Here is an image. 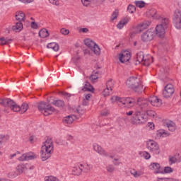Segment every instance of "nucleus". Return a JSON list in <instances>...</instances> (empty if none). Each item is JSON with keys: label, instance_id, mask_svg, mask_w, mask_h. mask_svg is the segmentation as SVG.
Masks as SVG:
<instances>
[{"label": "nucleus", "instance_id": "obj_36", "mask_svg": "<svg viewBox=\"0 0 181 181\" xmlns=\"http://www.w3.org/2000/svg\"><path fill=\"white\" fill-rule=\"evenodd\" d=\"M76 112H77V114H79L80 115H83V114L86 112V108L79 106L78 108L76 109Z\"/></svg>", "mask_w": 181, "mask_h": 181}, {"label": "nucleus", "instance_id": "obj_12", "mask_svg": "<svg viewBox=\"0 0 181 181\" xmlns=\"http://www.w3.org/2000/svg\"><path fill=\"white\" fill-rule=\"evenodd\" d=\"M174 93L175 88H173V85L170 83L167 84L163 90V97H164V98H170V97L173 95Z\"/></svg>", "mask_w": 181, "mask_h": 181}, {"label": "nucleus", "instance_id": "obj_33", "mask_svg": "<svg viewBox=\"0 0 181 181\" xmlns=\"http://www.w3.org/2000/svg\"><path fill=\"white\" fill-rule=\"evenodd\" d=\"M16 170H17V173H18V175H22V173H23V171L25 170V164H19L16 167Z\"/></svg>", "mask_w": 181, "mask_h": 181}, {"label": "nucleus", "instance_id": "obj_50", "mask_svg": "<svg viewBox=\"0 0 181 181\" xmlns=\"http://www.w3.org/2000/svg\"><path fill=\"white\" fill-rule=\"evenodd\" d=\"M112 86H114V83H112V79L109 80L106 83V88H110V90L112 89L111 87H112Z\"/></svg>", "mask_w": 181, "mask_h": 181}, {"label": "nucleus", "instance_id": "obj_44", "mask_svg": "<svg viewBox=\"0 0 181 181\" xmlns=\"http://www.w3.org/2000/svg\"><path fill=\"white\" fill-rule=\"evenodd\" d=\"M19 175L18 173L16 172H11L8 173V176L10 179H15Z\"/></svg>", "mask_w": 181, "mask_h": 181}, {"label": "nucleus", "instance_id": "obj_41", "mask_svg": "<svg viewBox=\"0 0 181 181\" xmlns=\"http://www.w3.org/2000/svg\"><path fill=\"white\" fill-rule=\"evenodd\" d=\"M112 89L110 88H106L104 90H103V95L104 97H108V95H110V94H111V90Z\"/></svg>", "mask_w": 181, "mask_h": 181}, {"label": "nucleus", "instance_id": "obj_17", "mask_svg": "<svg viewBox=\"0 0 181 181\" xmlns=\"http://www.w3.org/2000/svg\"><path fill=\"white\" fill-rule=\"evenodd\" d=\"M181 156L180 154L176 153L173 156H169V165H173L174 163H180Z\"/></svg>", "mask_w": 181, "mask_h": 181}, {"label": "nucleus", "instance_id": "obj_27", "mask_svg": "<svg viewBox=\"0 0 181 181\" xmlns=\"http://www.w3.org/2000/svg\"><path fill=\"white\" fill-rule=\"evenodd\" d=\"M76 119V116L69 115L64 118L63 121L66 124H73V122Z\"/></svg>", "mask_w": 181, "mask_h": 181}, {"label": "nucleus", "instance_id": "obj_31", "mask_svg": "<svg viewBox=\"0 0 181 181\" xmlns=\"http://www.w3.org/2000/svg\"><path fill=\"white\" fill-rule=\"evenodd\" d=\"M72 173L75 176H80V175H81V168L80 165H78V167H74L72 169Z\"/></svg>", "mask_w": 181, "mask_h": 181}, {"label": "nucleus", "instance_id": "obj_55", "mask_svg": "<svg viewBox=\"0 0 181 181\" xmlns=\"http://www.w3.org/2000/svg\"><path fill=\"white\" fill-rule=\"evenodd\" d=\"M81 2L84 6H88L90 5V0H81Z\"/></svg>", "mask_w": 181, "mask_h": 181}, {"label": "nucleus", "instance_id": "obj_4", "mask_svg": "<svg viewBox=\"0 0 181 181\" xmlns=\"http://www.w3.org/2000/svg\"><path fill=\"white\" fill-rule=\"evenodd\" d=\"M139 110H136L132 118L130 119V122L133 125H142V124H145L148 120L146 117H145V115L142 113L141 108L139 106Z\"/></svg>", "mask_w": 181, "mask_h": 181}, {"label": "nucleus", "instance_id": "obj_28", "mask_svg": "<svg viewBox=\"0 0 181 181\" xmlns=\"http://www.w3.org/2000/svg\"><path fill=\"white\" fill-rule=\"evenodd\" d=\"M38 35L40 37L45 39V37H47L49 36V31H47L46 28H43L41 30H40Z\"/></svg>", "mask_w": 181, "mask_h": 181}, {"label": "nucleus", "instance_id": "obj_8", "mask_svg": "<svg viewBox=\"0 0 181 181\" xmlns=\"http://www.w3.org/2000/svg\"><path fill=\"white\" fill-rule=\"evenodd\" d=\"M83 42L84 45H86L88 49H90V50L93 52L95 54H97V56L100 55V53H101L100 47H98V45L94 42V41L91 40V39H86L84 40Z\"/></svg>", "mask_w": 181, "mask_h": 181}, {"label": "nucleus", "instance_id": "obj_11", "mask_svg": "<svg viewBox=\"0 0 181 181\" xmlns=\"http://www.w3.org/2000/svg\"><path fill=\"white\" fill-rule=\"evenodd\" d=\"M141 37L142 42H151L155 37V32L152 29H148L141 35Z\"/></svg>", "mask_w": 181, "mask_h": 181}, {"label": "nucleus", "instance_id": "obj_34", "mask_svg": "<svg viewBox=\"0 0 181 181\" xmlns=\"http://www.w3.org/2000/svg\"><path fill=\"white\" fill-rule=\"evenodd\" d=\"M130 173L131 175H133L134 177H139L140 176H142V172H137L134 169L130 170Z\"/></svg>", "mask_w": 181, "mask_h": 181}, {"label": "nucleus", "instance_id": "obj_15", "mask_svg": "<svg viewBox=\"0 0 181 181\" xmlns=\"http://www.w3.org/2000/svg\"><path fill=\"white\" fill-rule=\"evenodd\" d=\"M149 169H151V170H155V175L158 173H161L162 175H163V168L160 167V164L158 163H152L149 165Z\"/></svg>", "mask_w": 181, "mask_h": 181}, {"label": "nucleus", "instance_id": "obj_37", "mask_svg": "<svg viewBox=\"0 0 181 181\" xmlns=\"http://www.w3.org/2000/svg\"><path fill=\"white\" fill-rule=\"evenodd\" d=\"M158 135H160V136H162L163 138H165V136H169V135H170V133L165 130H161L158 132Z\"/></svg>", "mask_w": 181, "mask_h": 181}, {"label": "nucleus", "instance_id": "obj_14", "mask_svg": "<svg viewBox=\"0 0 181 181\" xmlns=\"http://www.w3.org/2000/svg\"><path fill=\"white\" fill-rule=\"evenodd\" d=\"M131 60V52L129 51H123L119 54V61L120 63H127Z\"/></svg>", "mask_w": 181, "mask_h": 181}, {"label": "nucleus", "instance_id": "obj_6", "mask_svg": "<svg viewBox=\"0 0 181 181\" xmlns=\"http://www.w3.org/2000/svg\"><path fill=\"white\" fill-rule=\"evenodd\" d=\"M37 108L39 111L42 112V114L45 116L47 117L48 115H52V112L54 111V108L50 105V104L42 101L38 103Z\"/></svg>", "mask_w": 181, "mask_h": 181}, {"label": "nucleus", "instance_id": "obj_38", "mask_svg": "<svg viewBox=\"0 0 181 181\" xmlns=\"http://www.w3.org/2000/svg\"><path fill=\"white\" fill-rule=\"evenodd\" d=\"M127 11L129 13H134V12L136 11V8L135 7V6L129 4L127 7Z\"/></svg>", "mask_w": 181, "mask_h": 181}, {"label": "nucleus", "instance_id": "obj_53", "mask_svg": "<svg viewBox=\"0 0 181 181\" xmlns=\"http://www.w3.org/2000/svg\"><path fill=\"white\" fill-rule=\"evenodd\" d=\"M112 163L115 165V166H119V164L121 163V162H119V159L118 158H115L112 161Z\"/></svg>", "mask_w": 181, "mask_h": 181}, {"label": "nucleus", "instance_id": "obj_47", "mask_svg": "<svg viewBox=\"0 0 181 181\" xmlns=\"http://www.w3.org/2000/svg\"><path fill=\"white\" fill-rule=\"evenodd\" d=\"M0 40H2L3 45H8V43H9L10 42H12V39L11 38H5L4 37L0 38Z\"/></svg>", "mask_w": 181, "mask_h": 181}, {"label": "nucleus", "instance_id": "obj_2", "mask_svg": "<svg viewBox=\"0 0 181 181\" xmlns=\"http://www.w3.org/2000/svg\"><path fill=\"white\" fill-rule=\"evenodd\" d=\"M54 149V146H53V141L52 139H47L45 141L44 146H42L40 151L41 159L43 162L47 160V159L52 156Z\"/></svg>", "mask_w": 181, "mask_h": 181}, {"label": "nucleus", "instance_id": "obj_64", "mask_svg": "<svg viewBox=\"0 0 181 181\" xmlns=\"http://www.w3.org/2000/svg\"><path fill=\"white\" fill-rule=\"evenodd\" d=\"M80 32H83V33H87L88 32V28H81Z\"/></svg>", "mask_w": 181, "mask_h": 181}, {"label": "nucleus", "instance_id": "obj_32", "mask_svg": "<svg viewBox=\"0 0 181 181\" xmlns=\"http://www.w3.org/2000/svg\"><path fill=\"white\" fill-rule=\"evenodd\" d=\"M100 77H101V72L96 71L95 72V74L90 76V80H91V81H95V80L100 78Z\"/></svg>", "mask_w": 181, "mask_h": 181}, {"label": "nucleus", "instance_id": "obj_58", "mask_svg": "<svg viewBox=\"0 0 181 181\" xmlns=\"http://www.w3.org/2000/svg\"><path fill=\"white\" fill-rule=\"evenodd\" d=\"M110 100H111L112 101L114 100H115V101H119V103H121V100H122V99H120V98L118 97V96H112V97L110 98Z\"/></svg>", "mask_w": 181, "mask_h": 181}, {"label": "nucleus", "instance_id": "obj_46", "mask_svg": "<svg viewBox=\"0 0 181 181\" xmlns=\"http://www.w3.org/2000/svg\"><path fill=\"white\" fill-rule=\"evenodd\" d=\"M106 169L109 173H112L115 170V167L112 165H109L106 167Z\"/></svg>", "mask_w": 181, "mask_h": 181}, {"label": "nucleus", "instance_id": "obj_35", "mask_svg": "<svg viewBox=\"0 0 181 181\" xmlns=\"http://www.w3.org/2000/svg\"><path fill=\"white\" fill-rule=\"evenodd\" d=\"M149 15L152 16V18H154L155 19H158V16H156V13H158V11L155 8H151L149 12Z\"/></svg>", "mask_w": 181, "mask_h": 181}, {"label": "nucleus", "instance_id": "obj_23", "mask_svg": "<svg viewBox=\"0 0 181 181\" xmlns=\"http://www.w3.org/2000/svg\"><path fill=\"white\" fill-rule=\"evenodd\" d=\"M81 171L84 172V173H88L91 170V165H88L87 163L80 164Z\"/></svg>", "mask_w": 181, "mask_h": 181}, {"label": "nucleus", "instance_id": "obj_26", "mask_svg": "<svg viewBox=\"0 0 181 181\" xmlns=\"http://www.w3.org/2000/svg\"><path fill=\"white\" fill-rule=\"evenodd\" d=\"M47 49H52L54 52H59V44L56 42H50L47 45Z\"/></svg>", "mask_w": 181, "mask_h": 181}, {"label": "nucleus", "instance_id": "obj_18", "mask_svg": "<svg viewBox=\"0 0 181 181\" xmlns=\"http://www.w3.org/2000/svg\"><path fill=\"white\" fill-rule=\"evenodd\" d=\"M164 127H167L168 128V131L171 132H175L176 131V124L170 120L166 121L163 122Z\"/></svg>", "mask_w": 181, "mask_h": 181}, {"label": "nucleus", "instance_id": "obj_40", "mask_svg": "<svg viewBox=\"0 0 181 181\" xmlns=\"http://www.w3.org/2000/svg\"><path fill=\"white\" fill-rule=\"evenodd\" d=\"M118 13H119V11L118 10H115L112 16H111V18H110V21H115V19H117V18H118Z\"/></svg>", "mask_w": 181, "mask_h": 181}, {"label": "nucleus", "instance_id": "obj_52", "mask_svg": "<svg viewBox=\"0 0 181 181\" xmlns=\"http://www.w3.org/2000/svg\"><path fill=\"white\" fill-rule=\"evenodd\" d=\"M26 156V153H23L20 158H18V160H20L21 162H23V160H27Z\"/></svg>", "mask_w": 181, "mask_h": 181}, {"label": "nucleus", "instance_id": "obj_13", "mask_svg": "<svg viewBox=\"0 0 181 181\" xmlns=\"http://www.w3.org/2000/svg\"><path fill=\"white\" fill-rule=\"evenodd\" d=\"M173 22L176 29H181V11H177L174 13Z\"/></svg>", "mask_w": 181, "mask_h": 181}, {"label": "nucleus", "instance_id": "obj_16", "mask_svg": "<svg viewBox=\"0 0 181 181\" xmlns=\"http://www.w3.org/2000/svg\"><path fill=\"white\" fill-rule=\"evenodd\" d=\"M120 103L123 104V105H129L130 107H134L135 104H136V100L134 98H122V100H120Z\"/></svg>", "mask_w": 181, "mask_h": 181}, {"label": "nucleus", "instance_id": "obj_24", "mask_svg": "<svg viewBox=\"0 0 181 181\" xmlns=\"http://www.w3.org/2000/svg\"><path fill=\"white\" fill-rule=\"evenodd\" d=\"M51 104L54 105V107H57L58 108H63V107H64V101L62 100H54Z\"/></svg>", "mask_w": 181, "mask_h": 181}, {"label": "nucleus", "instance_id": "obj_10", "mask_svg": "<svg viewBox=\"0 0 181 181\" xmlns=\"http://www.w3.org/2000/svg\"><path fill=\"white\" fill-rule=\"evenodd\" d=\"M150 25V21H144L143 23L138 24L136 27V30H134L131 33L132 37H134V36L138 33H141V32L145 30V29H148Z\"/></svg>", "mask_w": 181, "mask_h": 181}, {"label": "nucleus", "instance_id": "obj_21", "mask_svg": "<svg viewBox=\"0 0 181 181\" xmlns=\"http://www.w3.org/2000/svg\"><path fill=\"white\" fill-rule=\"evenodd\" d=\"M144 60H145V56L144 55V52H139L136 54V64H141L144 63Z\"/></svg>", "mask_w": 181, "mask_h": 181}, {"label": "nucleus", "instance_id": "obj_62", "mask_svg": "<svg viewBox=\"0 0 181 181\" xmlns=\"http://www.w3.org/2000/svg\"><path fill=\"white\" fill-rule=\"evenodd\" d=\"M148 125L150 129H153V128H155V124L152 122H148Z\"/></svg>", "mask_w": 181, "mask_h": 181}, {"label": "nucleus", "instance_id": "obj_3", "mask_svg": "<svg viewBox=\"0 0 181 181\" xmlns=\"http://www.w3.org/2000/svg\"><path fill=\"white\" fill-rule=\"evenodd\" d=\"M126 86L128 88H131L134 93H138L139 94L144 91V86L141 84L138 77H129L126 81Z\"/></svg>", "mask_w": 181, "mask_h": 181}, {"label": "nucleus", "instance_id": "obj_9", "mask_svg": "<svg viewBox=\"0 0 181 181\" xmlns=\"http://www.w3.org/2000/svg\"><path fill=\"white\" fill-rule=\"evenodd\" d=\"M0 104L1 105H3V107H8V108H11L12 111L15 112V110H19V107H18V104L13 101L12 99L9 98H3L0 99Z\"/></svg>", "mask_w": 181, "mask_h": 181}, {"label": "nucleus", "instance_id": "obj_39", "mask_svg": "<svg viewBox=\"0 0 181 181\" xmlns=\"http://www.w3.org/2000/svg\"><path fill=\"white\" fill-rule=\"evenodd\" d=\"M163 174L172 173L173 172V168L170 166H167V167H165L164 169L163 168Z\"/></svg>", "mask_w": 181, "mask_h": 181}, {"label": "nucleus", "instance_id": "obj_49", "mask_svg": "<svg viewBox=\"0 0 181 181\" xmlns=\"http://www.w3.org/2000/svg\"><path fill=\"white\" fill-rule=\"evenodd\" d=\"M8 139H9V137L8 136L0 134V144H2V142L5 141H8Z\"/></svg>", "mask_w": 181, "mask_h": 181}, {"label": "nucleus", "instance_id": "obj_5", "mask_svg": "<svg viewBox=\"0 0 181 181\" xmlns=\"http://www.w3.org/2000/svg\"><path fill=\"white\" fill-rule=\"evenodd\" d=\"M169 26V18H161V23L157 25L156 27V35L160 37L161 39L165 37V30L168 29Z\"/></svg>", "mask_w": 181, "mask_h": 181}, {"label": "nucleus", "instance_id": "obj_20", "mask_svg": "<svg viewBox=\"0 0 181 181\" xmlns=\"http://www.w3.org/2000/svg\"><path fill=\"white\" fill-rule=\"evenodd\" d=\"M18 109H16L14 112H20V114H23L28 111V108H29V105L26 103H23L21 105V107L17 105Z\"/></svg>", "mask_w": 181, "mask_h": 181}, {"label": "nucleus", "instance_id": "obj_61", "mask_svg": "<svg viewBox=\"0 0 181 181\" xmlns=\"http://www.w3.org/2000/svg\"><path fill=\"white\" fill-rule=\"evenodd\" d=\"M49 2L52 4V5H59V1H57V0H49Z\"/></svg>", "mask_w": 181, "mask_h": 181}, {"label": "nucleus", "instance_id": "obj_19", "mask_svg": "<svg viewBox=\"0 0 181 181\" xmlns=\"http://www.w3.org/2000/svg\"><path fill=\"white\" fill-rule=\"evenodd\" d=\"M93 149L95 151V152H98L99 155H102L106 158L108 157V153L105 152V151H104L103 147H101L100 145L93 144Z\"/></svg>", "mask_w": 181, "mask_h": 181}, {"label": "nucleus", "instance_id": "obj_56", "mask_svg": "<svg viewBox=\"0 0 181 181\" xmlns=\"http://www.w3.org/2000/svg\"><path fill=\"white\" fill-rule=\"evenodd\" d=\"M144 158L146 160L151 159V154H149V153H148L146 151L144 152Z\"/></svg>", "mask_w": 181, "mask_h": 181}, {"label": "nucleus", "instance_id": "obj_63", "mask_svg": "<svg viewBox=\"0 0 181 181\" xmlns=\"http://www.w3.org/2000/svg\"><path fill=\"white\" fill-rule=\"evenodd\" d=\"M82 105H83L84 107H86V105H88V100H87L86 99H83L82 102Z\"/></svg>", "mask_w": 181, "mask_h": 181}, {"label": "nucleus", "instance_id": "obj_43", "mask_svg": "<svg viewBox=\"0 0 181 181\" xmlns=\"http://www.w3.org/2000/svg\"><path fill=\"white\" fill-rule=\"evenodd\" d=\"M45 181H59L57 177H54V176H48L45 177Z\"/></svg>", "mask_w": 181, "mask_h": 181}, {"label": "nucleus", "instance_id": "obj_60", "mask_svg": "<svg viewBox=\"0 0 181 181\" xmlns=\"http://www.w3.org/2000/svg\"><path fill=\"white\" fill-rule=\"evenodd\" d=\"M31 28L32 29H37V23H36L35 21H33L31 23Z\"/></svg>", "mask_w": 181, "mask_h": 181}, {"label": "nucleus", "instance_id": "obj_48", "mask_svg": "<svg viewBox=\"0 0 181 181\" xmlns=\"http://www.w3.org/2000/svg\"><path fill=\"white\" fill-rule=\"evenodd\" d=\"M144 66H150L151 64V61L149 60V57H145L144 60L143 61Z\"/></svg>", "mask_w": 181, "mask_h": 181}, {"label": "nucleus", "instance_id": "obj_25", "mask_svg": "<svg viewBox=\"0 0 181 181\" xmlns=\"http://www.w3.org/2000/svg\"><path fill=\"white\" fill-rule=\"evenodd\" d=\"M16 19L18 22H23L25 21V13L23 11H18L16 13Z\"/></svg>", "mask_w": 181, "mask_h": 181}, {"label": "nucleus", "instance_id": "obj_22", "mask_svg": "<svg viewBox=\"0 0 181 181\" xmlns=\"http://www.w3.org/2000/svg\"><path fill=\"white\" fill-rule=\"evenodd\" d=\"M13 32L18 33L21 32L22 29H23V24H22V21H18L16 23V25L12 27Z\"/></svg>", "mask_w": 181, "mask_h": 181}, {"label": "nucleus", "instance_id": "obj_59", "mask_svg": "<svg viewBox=\"0 0 181 181\" xmlns=\"http://www.w3.org/2000/svg\"><path fill=\"white\" fill-rule=\"evenodd\" d=\"M109 111L108 110H103L100 114L103 117H107V115H108L109 114Z\"/></svg>", "mask_w": 181, "mask_h": 181}, {"label": "nucleus", "instance_id": "obj_54", "mask_svg": "<svg viewBox=\"0 0 181 181\" xmlns=\"http://www.w3.org/2000/svg\"><path fill=\"white\" fill-rule=\"evenodd\" d=\"M69 33H70V31L67 29H65V28L61 29V33L62 35H69Z\"/></svg>", "mask_w": 181, "mask_h": 181}, {"label": "nucleus", "instance_id": "obj_42", "mask_svg": "<svg viewBox=\"0 0 181 181\" xmlns=\"http://www.w3.org/2000/svg\"><path fill=\"white\" fill-rule=\"evenodd\" d=\"M26 156L27 160H33V159H35L36 158V155H34L32 153H26Z\"/></svg>", "mask_w": 181, "mask_h": 181}, {"label": "nucleus", "instance_id": "obj_1", "mask_svg": "<svg viewBox=\"0 0 181 181\" xmlns=\"http://www.w3.org/2000/svg\"><path fill=\"white\" fill-rule=\"evenodd\" d=\"M149 103L153 105V107H158L162 104V100L158 98L156 96H153L148 98V100L144 98H139L136 100V105H139L141 111H145V108L149 105Z\"/></svg>", "mask_w": 181, "mask_h": 181}, {"label": "nucleus", "instance_id": "obj_45", "mask_svg": "<svg viewBox=\"0 0 181 181\" xmlns=\"http://www.w3.org/2000/svg\"><path fill=\"white\" fill-rule=\"evenodd\" d=\"M135 5L138 8H144L145 6V2L142 1H136Z\"/></svg>", "mask_w": 181, "mask_h": 181}, {"label": "nucleus", "instance_id": "obj_29", "mask_svg": "<svg viewBox=\"0 0 181 181\" xmlns=\"http://www.w3.org/2000/svg\"><path fill=\"white\" fill-rule=\"evenodd\" d=\"M83 91H94V88L90 83L86 82L83 88H82Z\"/></svg>", "mask_w": 181, "mask_h": 181}, {"label": "nucleus", "instance_id": "obj_57", "mask_svg": "<svg viewBox=\"0 0 181 181\" xmlns=\"http://www.w3.org/2000/svg\"><path fill=\"white\" fill-rule=\"evenodd\" d=\"M147 115L149 117H155V112L153 110L147 111Z\"/></svg>", "mask_w": 181, "mask_h": 181}, {"label": "nucleus", "instance_id": "obj_30", "mask_svg": "<svg viewBox=\"0 0 181 181\" xmlns=\"http://www.w3.org/2000/svg\"><path fill=\"white\" fill-rule=\"evenodd\" d=\"M127 23H128V19L124 18L123 20H121L117 25V29H122V28H124V26H125Z\"/></svg>", "mask_w": 181, "mask_h": 181}, {"label": "nucleus", "instance_id": "obj_51", "mask_svg": "<svg viewBox=\"0 0 181 181\" xmlns=\"http://www.w3.org/2000/svg\"><path fill=\"white\" fill-rule=\"evenodd\" d=\"M61 94H62V95H64V97H65L66 98H70V97H71L72 95H71L67 92H62Z\"/></svg>", "mask_w": 181, "mask_h": 181}, {"label": "nucleus", "instance_id": "obj_7", "mask_svg": "<svg viewBox=\"0 0 181 181\" xmlns=\"http://www.w3.org/2000/svg\"><path fill=\"white\" fill-rule=\"evenodd\" d=\"M146 148L153 155H159L160 153V148L159 144L153 140H148L146 142Z\"/></svg>", "mask_w": 181, "mask_h": 181}]
</instances>
